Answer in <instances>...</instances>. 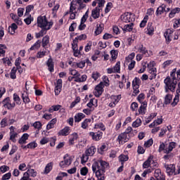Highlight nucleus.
Masks as SVG:
<instances>
[{"label":"nucleus","instance_id":"obj_55","mask_svg":"<svg viewBox=\"0 0 180 180\" xmlns=\"http://www.w3.org/2000/svg\"><path fill=\"white\" fill-rule=\"evenodd\" d=\"M94 129H101V130H105L106 128H105V125L103 124L100 123V124H96L94 127Z\"/></svg>","mask_w":180,"mask_h":180},{"label":"nucleus","instance_id":"obj_30","mask_svg":"<svg viewBox=\"0 0 180 180\" xmlns=\"http://www.w3.org/2000/svg\"><path fill=\"white\" fill-rule=\"evenodd\" d=\"M68 157V154L65 155V156L63 157L65 165H71V162H72V158H69L68 159H67Z\"/></svg>","mask_w":180,"mask_h":180},{"label":"nucleus","instance_id":"obj_26","mask_svg":"<svg viewBox=\"0 0 180 180\" xmlns=\"http://www.w3.org/2000/svg\"><path fill=\"white\" fill-rule=\"evenodd\" d=\"M84 117H85V115H84V113L79 112L77 113V115L75 116V122L78 123L79 122L80 120H82Z\"/></svg>","mask_w":180,"mask_h":180},{"label":"nucleus","instance_id":"obj_53","mask_svg":"<svg viewBox=\"0 0 180 180\" xmlns=\"http://www.w3.org/2000/svg\"><path fill=\"white\" fill-rule=\"evenodd\" d=\"M11 176H12V174H11V172L6 173L4 175H3L2 176V180H8V179H11Z\"/></svg>","mask_w":180,"mask_h":180},{"label":"nucleus","instance_id":"obj_44","mask_svg":"<svg viewBox=\"0 0 180 180\" xmlns=\"http://www.w3.org/2000/svg\"><path fill=\"white\" fill-rule=\"evenodd\" d=\"M69 71H70V75H74V77H81V75L79 74V72H78V71L75 70L70 69Z\"/></svg>","mask_w":180,"mask_h":180},{"label":"nucleus","instance_id":"obj_36","mask_svg":"<svg viewBox=\"0 0 180 180\" xmlns=\"http://www.w3.org/2000/svg\"><path fill=\"white\" fill-rule=\"evenodd\" d=\"M16 68H13V69L11 70V72L10 73V77L11 78V79H16Z\"/></svg>","mask_w":180,"mask_h":180},{"label":"nucleus","instance_id":"obj_4","mask_svg":"<svg viewBox=\"0 0 180 180\" xmlns=\"http://www.w3.org/2000/svg\"><path fill=\"white\" fill-rule=\"evenodd\" d=\"M131 13H125L121 15V20L125 23H130L134 22V18Z\"/></svg>","mask_w":180,"mask_h":180},{"label":"nucleus","instance_id":"obj_24","mask_svg":"<svg viewBox=\"0 0 180 180\" xmlns=\"http://www.w3.org/2000/svg\"><path fill=\"white\" fill-rule=\"evenodd\" d=\"M133 26H134V24L133 22H131L129 25H126L122 28L123 32H131L133 30Z\"/></svg>","mask_w":180,"mask_h":180},{"label":"nucleus","instance_id":"obj_60","mask_svg":"<svg viewBox=\"0 0 180 180\" xmlns=\"http://www.w3.org/2000/svg\"><path fill=\"white\" fill-rule=\"evenodd\" d=\"M139 51L142 54H146V53H148V51L146 50V47H144L143 45H141V46L139 47Z\"/></svg>","mask_w":180,"mask_h":180},{"label":"nucleus","instance_id":"obj_7","mask_svg":"<svg viewBox=\"0 0 180 180\" xmlns=\"http://www.w3.org/2000/svg\"><path fill=\"white\" fill-rule=\"evenodd\" d=\"M9 97H7L2 101V103L4 104V108H7V109L11 110L13 108H15V102L9 103Z\"/></svg>","mask_w":180,"mask_h":180},{"label":"nucleus","instance_id":"obj_39","mask_svg":"<svg viewBox=\"0 0 180 180\" xmlns=\"http://www.w3.org/2000/svg\"><path fill=\"white\" fill-rule=\"evenodd\" d=\"M179 12H180L179 8H176L173 9L169 13V18H174V15H175L176 13H179Z\"/></svg>","mask_w":180,"mask_h":180},{"label":"nucleus","instance_id":"obj_41","mask_svg":"<svg viewBox=\"0 0 180 180\" xmlns=\"http://www.w3.org/2000/svg\"><path fill=\"white\" fill-rule=\"evenodd\" d=\"M88 123H91V119H86L82 123V129H86L88 127Z\"/></svg>","mask_w":180,"mask_h":180},{"label":"nucleus","instance_id":"obj_16","mask_svg":"<svg viewBox=\"0 0 180 180\" xmlns=\"http://www.w3.org/2000/svg\"><path fill=\"white\" fill-rule=\"evenodd\" d=\"M176 146V143L170 142L168 147L165 148V153H171L174 148Z\"/></svg>","mask_w":180,"mask_h":180},{"label":"nucleus","instance_id":"obj_61","mask_svg":"<svg viewBox=\"0 0 180 180\" xmlns=\"http://www.w3.org/2000/svg\"><path fill=\"white\" fill-rule=\"evenodd\" d=\"M1 172H6V171H9V167L6 165H3L0 167Z\"/></svg>","mask_w":180,"mask_h":180},{"label":"nucleus","instance_id":"obj_13","mask_svg":"<svg viewBox=\"0 0 180 180\" xmlns=\"http://www.w3.org/2000/svg\"><path fill=\"white\" fill-rule=\"evenodd\" d=\"M46 65L49 68V71L50 72H53L54 71V63H53V59L49 58L46 62Z\"/></svg>","mask_w":180,"mask_h":180},{"label":"nucleus","instance_id":"obj_20","mask_svg":"<svg viewBox=\"0 0 180 180\" xmlns=\"http://www.w3.org/2000/svg\"><path fill=\"white\" fill-rule=\"evenodd\" d=\"M56 123H57V118H53L46 125V129L50 130L51 129H53L54 124H56Z\"/></svg>","mask_w":180,"mask_h":180},{"label":"nucleus","instance_id":"obj_1","mask_svg":"<svg viewBox=\"0 0 180 180\" xmlns=\"http://www.w3.org/2000/svg\"><path fill=\"white\" fill-rule=\"evenodd\" d=\"M165 83V92L168 93L169 91L171 92H175V89L176 88V84H178L177 81L172 80L171 77H167L164 80Z\"/></svg>","mask_w":180,"mask_h":180},{"label":"nucleus","instance_id":"obj_58","mask_svg":"<svg viewBox=\"0 0 180 180\" xmlns=\"http://www.w3.org/2000/svg\"><path fill=\"white\" fill-rule=\"evenodd\" d=\"M91 78L94 79V81H96L99 78V72H94L91 75Z\"/></svg>","mask_w":180,"mask_h":180},{"label":"nucleus","instance_id":"obj_47","mask_svg":"<svg viewBox=\"0 0 180 180\" xmlns=\"http://www.w3.org/2000/svg\"><path fill=\"white\" fill-rule=\"evenodd\" d=\"M110 54L112 60H116V58H117V51L112 50Z\"/></svg>","mask_w":180,"mask_h":180},{"label":"nucleus","instance_id":"obj_40","mask_svg":"<svg viewBox=\"0 0 180 180\" xmlns=\"http://www.w3.org/2000/svg\"><path fill=\"white\" fill-rule=\"evenodd\" d=\"M153 143L154 141H153V139H150L146 142H145L144 147H146V148H148L149 147H151V146H153Z\"/></svg>","mask_w":180,"mask_h":180},{"label":"nucleus","instance_id":"obj_54","mask_svg":"<svg viewBox=\"0 0 180 180\" xmlns=\"http://www.w3.org/2000/svg\"><path fill=\"white\" fill-rule=\"evenodd\" d=\"M1 127H6V126H8V119L7 118H4L1 121Z\"/></svg>","mask_w":180,"mask_h":180},{"label":"nucleus","instance_id":"obj_59","mask_svg":"<svg viewBox=\"0 0 180 180\" xmlns=\"http://www.w3.org/2000/svg\"><path fill=\"white\" fill-rule=\"evenodd\" d=\"M135 65H136V61L131 60V62L129 63L128 66V70H129V71H131V70L134 68Z\"/></svg>","mask_w":180,"mask_h":180},{"label":"nucleus","instance_id":"obj_6","mask_svg":"<svg viewBox=\"0 0 180 180\" xmlns=\"http://www.w3.org/2000/svg\"><path fill=\"white\" fill-rule=\"evenodd\" d=\"M103 133L101 132V131H98L97 132H90L89 136L92 138L93 140L95 141H99L101 139H102Z\"/></svg>","mask_w":180,"mask_h":180},{"label":"nucleus","instance_id":"obj_45","mask_svg":"<svg viewBox=\"0 0 180 180\" xmlns=\"http://www.w3.org/2000/svg\"><path fill=\"white\" fill-rule=\"evenodd\" d=\"M103 30V27H102L101 25H99V26H98L97 25V29L95 31L96 34L98 36V34H101L102 33Z\"/></svg>","mask_w":180,"mask_h":180},{"label":"nucleus","instance_id":"obj_22","mask_svg":"<svg viewBox=\"0 0 180 180\" xmlns=\"http://www.w3.org/2000/svg\"><path fill=\"white\" fill-rule=\"evenodd\" d=\"M70 128L68 127H65L58 132L59 136H68L70 134Z\"/></svg>","mask_w":180,"mask_h":180},{"label":"nucleus","instance_id":"obj_9","mask_svg":"<svg viewBox=\"0 0 180 180\" xmlns=\"http://www.w3.org/2000/svg\"><path fill=\"white\" fill-rule=\"evenodd\" d=\"M63 88V79H59L57 81V84L55 87V95H60L61 92V89Z\"/></svg>","mask_w":180,"mask_h":180},{"label":"nucleus","instance_id":"obj_8","mask_svg":"<svg viewBox=\"0 0 180 180\" xmlns=\"http://www.w3.org/2000/svg\"><path fill=\"white\" fill-rule=\"evenodd\" d=\"M164 167L166 168V172L168 174V175H172V174L175 172V165H167V163H165Z\"/></svg>","mask_w":180,"mask_h":180},{"label":"nucleus","instance_id":"obj_12","mask_svg":"<svg viewBox=\"0 0 180 180\" xmlns=\"http://www.w3.org/2000/svg\"><path fill=\"white\" fill-rule=\"evenodd\" d=\"M91 16L94 19H98L101 16V9L98 7H96L91 12Z\"/></svg>","mask_w":180,"mask_h":180},{"label":"nucleus","instance_id":"obj_10","mask_svg":"<svg viewBox=\"0 0 180 180\" xmlns=\"http://www.w3.org/2000/svg\"><path fill=\"white\" fill-rule=\"evenodd\" d=\"M172 33H174V30L169 29L164 34L167 44L172 40Z\"/></svg>","mask_w":180,"mask_h":180},{"label":"nucleus","instance_id":"obj_11","mask_svg":"<svg viewBox=\"0 0 180 180\" xmlns=\"http://www.w3.org/2000/svg\"><path fill=\"white\" fill-rule=\"evenodd\" d=\"M96 151V148H95V146H91L90 148H89L87 150H85V155H89V157H92V155H94V154H95Z\"/></svg>","mask_w":180,"mask_h":180},{"label":"nucleus","instance_id":"obj_15","mask_svg":"<svg viewBox=\"0 0 180 180\" xmlns=\"http://www.w3.org/2000/svg\"><path fill=\"white\" fill-rule=\"evenodd\" d=\"M51 26H53V22H49L48 27H41L42 30L39 32V33H41L42 36H44V34L47 33V30H50V29H51Z\"/></svg>","mask_w":180,"mask_h":180},{"label":"nucleus","instance_id":"obj_63","mask_svg":"<svg viewBox=\"0 0 180 180\" xmlns=\"http://www.w3.org/2000/svg\"><path fill=\"white\" fill-rule=\"evenodd\" d=\"M21 180H32L29 178V173L25 172L24 173V176L21 178Z\"/></svg>","mask_w":180,"mask_h":180},{"label":"nucleus","instance_id":"obj_27","mask_svg":"<svg viewBox=\"0 0 180 180\" xmlns=\"http://www.w3.org/2000/svg\"><path fill=\"white\" fill-rule=\"evenodd\" d=\"M75 140H78V134L73 133L72 134V138L69 140L70 146H73L74 141H75Z\"/></svg>","mask_w":180,"mask_h":180},{"label":"nucleus","instance_id":"obj_21","mask_svg":"<svg viewBox=\"0 0 180 180\" xmlns=\"http://www.w3.org/2000/svg\"><path fill=\"white\" fill-rule=\"evenodd\" d=\"M179 95H180V89H177L176 90V96L174 98L173 102L172 103V106L176 105L178 102H179Z\"/></svg>","mask_w":180,"mask_h":180},{"label":"nucleus","instance_id":"obj_38","mask_svg":"<svg viewBox=\"0 0 180 180\" xmlns=\"http://www.w3.org/2000/svg\"><path fill=\"white\" fill-rule=\"evenodd\" d=\"M33 127H34V129H37L38 130H40L41 129V126H43V124H41V122H40L39 121L35 122L33 124H32Z\"/></svg>","mask_w":180,"mask_h":180},{"label":"nucleus","instance_id":"obj_14","mask_svg":"<svg viewBox=\"0 0 180 180\" xmlns=\"http://www.w3.org/2000/svg\"><path fill=\"white\" fill-rule=\"evenodd\" d=\"M154 176L157 180L165 179V177L161 174V169H157L155 170Z\"/></svg>","mask_w":180,"mask_h":180},{"label":"nucleus","instance_id":"obj_28","mask_svg":"<svg viewBox=\"0 0 180 180\" xmlns=\"http://www.w3.org/2000/svg\"><path fill=\"white\" fill-rule=\"evenodd\" d=\"M49 43L50 37H49V35L44 37L42 39V46L46 47V46H47V44H49Z\"/></svg>","mask_w":180,"mask_h":180},{"label":"nucleus","instance_id":"obj_23","mask_svg":"<svg viewBox=\"0 0 180 180\" xmlns=\"http://www.w3.org/2000/svg\"><path fill=\"white\" fill-rule=\"evenodd\" d=\"M117 140L119 141L120 143V141H122V140H123L124 143H126V141H127V134L126 132H124V133L120 134L118 136Z\"/></svg>","mask_w":180,"mask_h":180},{"label":"nucleus","instance_id":"obj_19","mask_svg":"<svg viewBox=\"0 0 180 180\" xmlns=\"http://www.w3.org/2000/svg\"><path fill=\"white\" fill-rule=\"evenodd\" d=\"M166 7L167 6L165 4H162L160 6H159L156 11L157 16H158L159 15H162V13H164L165 11Z\"/></svg>","mask_w":180,"mask_h":180},{"label":"nucleus","instance_id":"obj_2","mask_svg":"<svg viewBox=\"0 0 180 180\" xmlns=\"http://www.w3.org/2000/svg\"><path fill=\"white\" fill-rule=\"evenodd\" d=\"M144 98H146V96L143 93L140 94L137 97L138 101L140 103H141V105L139 109V113L140 115H146V109L147 108V101L143 102V100L144 99Z\"/></svg>","mask_w":180,"mask_h":180},{"label":"nucleus","instance_id":"obj_57","mask_svg":"<svg viewBox=\"0 0 180 180\" xmlns=\"http://www.w3.org/2000/svg\"><path fill=\"white\" fill-rule=\"evenodd\" d=\"M32 9H34V6L33 5H29L26 7V12H25V15H27V13H29L30 12L32 11Z\"/></svg>","mask_w":180,"mask_h":180},{"label":"nucleus","instance_id":"obj_46","mask_svg":"<svg viewBox=\"0 0 180 180\" xmlns=\"http://www.w3.org/2000/svg\"><path fill=\"white\" fill-rule=\"evenodd\" d=\"M140 85V79L137 77H135L132 82V86H139Z\"/></svg>","mask_w":180,"mask_h":180},{"label":"nucleus","instance_id":"obj_18","mask_svg":"<svg viewBox=\"0 0 180 180\" xmlns=\"http://www.w3.org/2000/svg\"><path fill=\"white\" fill-rule=\"evenodd\" d=\"M29 139V135L27 134H24L21 138L19 139V144H26V141Z\"/></svg>","mask_w":180,"mask_h":180},{"label":"nucleus","instance_id":"obj_31","mask_svg":"<svg viewBox=\"0 0 180 180\" xmlns=\"http://www.w3.org/2000/svg\"><path fill=\"white\" fill-rule=\"evenodd\" d=\"M172 101V96L171 94H167L165 97V105H169Z\"/></svg>","mask_w":180,"mask_h":180},{"label":"nucleus","instance_id":"obj_64","mask_svg":"<svg viewBox=\"0 0 180 180\" xmlns=\"http://www.w3.org/2000/svg\"><path fill=\"white\" fill-rule=\"evenodd\" d=\"M76 65L78 67V68H84V67H85V61L76 63Z\"/></svg>","mask_w":180,"mask_h":180},{"label":"nucleus","instance_id":"obj_33","mask_svg":"<svg viewBox=\"0 0 180 180\" xmlns=\"http://www.w3.org/2000/svg\"><path fill=\"white\" fill-rule=\"evenodd\" d=\"M165 154L166 155H165L163 157L164 160H172V158H174V153H165Z\"/></svg>","mask_w":180,"mask_h":180},{"label":"nucleus","instance_id":"obj_32","mask_svg":"<svg viewBox=\"0 0 180 180\" xmlns=\"http://www.w3.org/2000/svg\"><path fill=\"white\" fill-rule=\"evenodd\" d=\"M151 160H153V158L149 157L148 158V160L146 162H144V163L143 164V167L148 168V167H150V165H151Z\"/></svg>","mask_w":180,"mask_h":180},{"label":"nucleus","instance_id":"obj_5","mask_svg":"<svg viewBox=\"0 0 180 180\" xmlns=\"http://www.w3.org/2000/svg\"><path fill=\"white\" fill-rule=\"evenodd\" d=\"M103 88H105V84H103V82H101L95 87L94 95L96 96V98H99V96L102 95L103 92Z\"/></svg>","mask_w":180,"mask_h":180},{"label":"nucleus","instance_id":"obj_43","mask_svg":"<svg viewBox=\"0 0 180 180\" xmlns=\"http://www.w3.org/2000/svg\"><path fill=\"white\" fill-rule=\"evenodd\" d=\"M27 172L29 176L30 175L33 178H34V176H36V175H37V173L33 169H28Z\"/></svg>","mask_w":180,"mask_h":180},{"label":"nucleus","instance_id":"obj_49","mask_svg":"<svg viewBox=\"0 0 180 180\" xmlns=\"http://www.w3.org/2000/svg\"><path fill=\"white\" fill-rule=\"evenodd\" d=\"M89 11H87L85 14L82 16L81 19V22L82 23H85L86 22V19H88V15H89Z\"/></svg>","mask_w":180,"mask_h":180},{"label":"nucleus","instance_id":"obj_62","mask_svg":"<svg viewBox=\"0 0 180 180\" xmlns=\"http://www.w3.org/2000/svg\"><path fill=\"white\" fill-rule=\"evenodd\" d=\"M75 27H77V23H72L69 27V32H74V30H75Z\"/></svg>","mask_w":180,"mask_h":180},{"label":"nucleus","instance_id":"obj_17","mask_svg":"<svg viewBox=\"0 0 180 180\" xmlns=\"http://www.w3.org/2000/svg\"><path fill=\"white\" fill-rule=\"evenodd\" d=\"M18 29V25L15 23H12L10 27H8V32L10 34H15V30Z\"/></svg>","mask_w":180,"mask_h":180},{"label":"nucleus","instance_id":"obj_29","mask_svg":"<svg viewBox=\"0 0 180 180\" xmlns=\"http://www.w3.org/2000/svg\"><path fill=\"white\" fill-rule=\"evenodd\" d=\"M148 34L151 35L154 32V27L153 22H149L147 26Z\"/></svg>","mask_w":180,"mask_h":180},{"label":"nucleus","instance_id":"obj_25","mask_svg":"<svg viewBox=\"0 0 180 180\" xmlns=\"http://www.w3.org/2000/svg\"><path fill=\"white\" fill-rule=\"evenodd\" d=\"M51 169H53V162H51L49 163H48L44 169V174H49L50 172V171H51Z\"/></svg>","mask_w":180,"mask_h":180},{"label":"nucleus","instance_id":"obj_50","mask_svg":"<svg viewBox=\"0 0 180 180\" xmlns=\"http://www.w3.org/2000/svg\"><path fill=\"white\" fill-rule=\"evenodd\" d=\"M10 140H11V141H13V143L16 142V139H15V137H16V136H18V134L16 132H13V133H10Z\"/></svg>","mask_w":180,"mask_h":180},{"label":"nucleus","instance_id":"obj_3","mask_svg":"<svg viewBox=\"0 0 180 180\" xmlns=\"http://www.w3.org/2000/svg\"><path fill=\"white\" fill-rule=\"evenodd\" d=\"M49 22L46 16H39L37 18L38 27H49Z\"/></svg>","mask_w":180,"mask_h":180},{"label":"nucleus","instance_id":"obj_52","mask_svg":"<svg viewBox=\"0 0 180 180\" xmlns=\"http://www.w3.org/2000/svg\"><path fill=\"white\" fill-rule=\"evenodd\" d=\"M112 4L111 2L108 3L106 8L105 9V13H108V12L110 11V9H112Z\"/></svg>","mask_w":180,"mask_h":180},{"label":"nucleus","instance_id":"obj_48","mask_svg":"<svg viewBox=\"0 0 180 180\" xmlns=\"http://www.w3.org/2000/svg\"><path fill=\"white\" fill-rule=\"evenodd\" d=\"M149 72L152 75V77L150 78V79H153V78H155V77H157L155 68H152L151 69H150Z\"/></svg>","mask_w":180,"mask_h":180},{"label":"nucleus","instance_id":"obj_37","mask_svg":"<svg viewBox=\"0 0 180 180\" xmlns=\"http://www.w3.org/2000/svg\"><path fill=\"white\" fill-rule=\"evenodd\" d=\"M114 69L115 72L120 73V61L117 62L116 65L112 68Z\"/></svg>","mask_w":180,"mask_h":180},{"label":"nucleus","instance_id":"obj_51","mask_svg":"<svg viewBox=\"0 0 180 180\" xmlns=\"http://www.w3.org/2000/svg\"><path fill=\"white\" fill-rule=\"evenodd\" d=\"M36 147H37V143L35 141L31 142L27 145V148H36Z\"/></svg>","mask_w":180,"mask_h":180},{"label":"nucleus","instance_id":"obj_56","mask_svg":"<svg viewBox=\"0 0 180 180\" xmlns=\"http://www.w3.org/2000/svg\"><path fill=\"white\" fill-rule=\"evenodd\" d=\"M80 174L81 175L84 176L86 175V174H88V168L86 167L82 168L80 170Z\"/></svg>","mask_w":180,"mask_h":180},{"label":"nucleus","instance_id":"obj_42","mask_svg":"<svg viewBox=\"0 0 180 180\" xmlns=\"http://www.w3.org/2000/svg\"><path fill=\"white\" fill-rule=\"evenodd\" d=\"M72 49L73 51L78 49V41L77 40V39H75L73 40L72 44Z\"/></svg>","mask_w":180,"mask_h":180},{"label":"nucleus","instance_id":"obj_35","mask_svg":"<svg viewBox=\"0 0 180 180\" xmlns=\"http://www.w3.org/2000/svg\"><path fill=\"white\" fill-rule=\"evenodd\" d=\"M88 160H89V156L84 153L81 158V163L85 164L88 162Z\"/></svg>","mask_w":180,"mask_h":180},{"label":"nucleus","instance_id":"obj_34","mask_svg":"<svg viewBox=\"0 0 180 180\" xmlns=\"http://www.w3.org/2000/svg\"><path fill=\"white\" fill-rule=\"evenodd\" d=\"M119 160L122 162V165H123L124 162L129 160V156L126 155H121L119 157Z\"/></svg>","mask_w":180,"mask_h":180}]
</instances>
